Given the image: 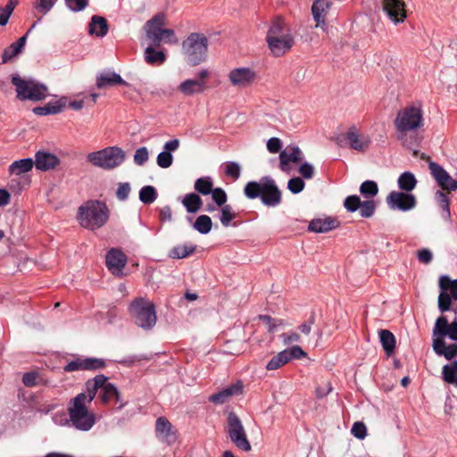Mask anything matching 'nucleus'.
<instances>
[{"label": "nucleus", "mask_w": 457, "mask_h": 457, "mask_svg": "<svg viewBox=\"0 0 457 457\" xmlns=\"http://www.w3.org/2000/svg\"><path fill=\"white\" fill-rule=\"evenodd\" d=\"M424 112L420 104L407 105L398 111L394 126L395 137L403 146L411 148L420 144L419 131L424 126Z\"/></svg>", "instance_id": "nucleus-1"}, {"label": "nucleus", "mask_w": 457, "mask_h": 457, "mask_svg": "<svg viewBox=\"0 0 457 457\" xmlns=\"http://www.w3.org/2000/svg\"><path fill=\"white\" fill-rule=\"evenodd\" d=\"M244 194L248 199L260 197L268 207H276L282 202V193L276 181L269 176L262 177L259 181H249L244 187Z\"/></svg>", "instance_id": "nucleus-2"}, {"label": "nucleus", "mask_w": 457, "mask_h": 457, "mask_svg": "<svg viewBox=\"0 0 457 457\" xmlns=\"http://www.w3.org/2000/svg\"><path fill=\"white\" fill-rule=\"evenodd\" d=\"M109 219V209L104 202L87 201L79 208V224L87 229L95 230L105 225Z\"/></svg>", "instance_id": "nucleus-3"}, {"label": "nucleus", "mask_w": 457, "mask_h": 457, "mask_svg": "<svg viewBox=\"0 0 457 457\" xmlns=\"http://www.w3.org/2000/svg\"><path fill=\"white\" fill-rule=\"evenodd\" d=\"M181 51L185 61L196 66L205 61L208 51V38L203 33H190L182 42Z\"/></svg>", "instance_id": "nucleus-4"}, {"label": "nucleus", "mask_w": 457, "mask_h": 457, "mask_svg": "<svg viewBox=\"0 0 457 457\" xmlns=\"http://www.w3.org/2000/svg\"><path fill=\"white\" fill-rule=\"evenodd\" d=\"M125 160L124 151L118 146H108L91 152L87 155V162L94 167L110 170L119 167Z\"/></svg>", "instance_id": "nucleus-5"}, {"label": "nucleus", "mask_w": 457, "mask_h": 457, "mask_svg": "<svg viewBox=\"0 0 457 457\" xmlns=\"http://www.w3.org/2000/svg\"><path fill=\"white\" fill-rule=\"evenodd\" d=\"M129 311L135 323L144 329H151L156 324L154 304L146 298H136L130 303Z\"/></svg>", "instance_id": "nucleus-6"}, {"label": "nucleus", "mask_w": 457, "mask_h": 457, "mask_svg": "<svg viewBox=\"0 0 457 457\" xmlns=\"http://www.w3.org/2000/svg\"><path fill=\"white\" fill-rule=\"evenodd\" d=\"M89 404L77 396L72 398L69 403L70 420L79 430L87 431L96 422L95 414L88 410Z\"/></svg>", "instance_id": "nucleus-7"}, {"label": "nucleus", "mask_w": 457, "mask_h": 457, "mask_svg": "<svg viewBox=\"0 0 457 457\" xmlns=\"http://www.w3.org/2000/svg\"><path fill=\"white\" fill-rule=\"evenodd\" d=\"M12 83L16 87L17 98L24 101H41L48 96L47 87L36 80L21 79L19 75L12 77Z\"/></svg>", "instance_id": "nucleus-8"}, {"label": "nucleus", "mask_w": 457, "mask_h": 457, "mask_svg": "<svg viewBox=\"0 0 457 457\" xmlns=\"http://www.w3.org/2000/svg\"><path fill=\"white\" fill-rule=\"evenodd\" d=\"M227 431L230 440L238 449L245 452L251 451L252 447L247 439L244 426L238 416L234 412L228 413Z\"/></svg>", "instance_id": "nucleus-9"}, {"label": "nucleus", "mask_w": 457, "mask_h": 457, "mask_svg": "<svg viewBox=\"0 0 457 457\" xmlns=\"http://www.w3.org/2000/svg\"><path fill=\"white\" fill-rule=\"evenodd\" d=\"M439 287L441 291L438 295V309L441 312H445L452 310V303L457 301V279L443 275L439 278Z\"/></svg>", "instance_id": "nucleus-10"}, {"label": "nucleus", "mask_w": 457, "mask_h": 457, "mask_svg": "<svg viewBox=\"0 0 457 457\" xmlns=\"http://www.w3.org/2000/svg\"><path fill=\"white\" fill-rule=\"evenodd\" d=\"M428 169L431 176L436 180L441 190L453 192L457 190V179H453L450 174L437 162L428 157Z\"/></svg>", "instance_id": "nucleus-11"}, {"label": "nucleus", "mask_w": 457, "mask_h": 457, "mask_svg": "<svg viewBox=\"0 0 457 457\" xmlns=\"http://www.w3.org/2000/svg\"><path fill=\"white\" fill-rule=\"evenodd\" d=\"M305 356L306 353L299 345H294L279 352L272 357L267 363L266 369L268 370H275L281 368L293 359H301Z\"/></svg>", "instance_id": "nucleus-12"}, {"label": "nucleus", "mask_w": 457, "mask_h": 457, "mask_svg": "<svg viewBox=\"0 0 457 457\" xmlns=\"http://www.w3.org/2000/svg\"><path fill=\"white\" fill-rule=\"evenodd\" d=\"M386 203L391 210L408 212L415 207L417 201L408 192L392 191L386 197Z\"/></svg>", "instance_id": "nucleus-13"}, {"label": "nucleus", "mask_w": 457, "mask_h": 457, "mask_svg": "<svg viewBox=\"0 0 457 457\" xmlns=\"http://www.w3.org/2000/svg\"><path fill=\"white\" fill-rule=\"evenodd\" d=\"M256 72L249 67L234 68L228 74L230 84L237 88L250 87L256 80Z\"/></svg>", "instance_id": "nucleus-14"}, {"label": "nucleus", "mask_w": 457, "mask_h": 457, "mask_svg": "<svg viewBox=\"0 0 457 457\" xmlns=\"http://www.w3.org/2000/svg\"><path fill=\"white\" fill-rule=\"evenodd\" d=\"M383 10L395 25L403 23L407 18L406 4L403 0H384Z\"/></svg>", "instance_id": "nucleus-15"}, {"label": "nucleus", "mask_w": 457, "mask_h": 457, "mask_svg": "<svg viewBox=\"0 0 457 457\" xmlns=\"http://www.w3.org/2000/svg\"><path fill=\"white\" fill-rule=\"evenodd\" d=\"M106 366L104 359L101 358H76L68 362L63 370L66 372L76 370H103Z\"/></svg>", "instance_id": "nucleus-16"}, {"label": "nucleus", "mask_w": 457, "mask_h": 457, "mask_svg": "<svg viewBox=\"0 0 457 457\" xmlns=\"http://www.w3.org/2000/svg\"><path fill=\"white\" fill-rule=\"evenodd\" d=\"M198 79H186L179 86V90L185 96H192L203 93L206 88V79L209 71L206 69L201 70L197 74Z\"/></svg>", "instance_id": "nucleus-17"}, {"label": "nucleus", "mask_w": 457, "mask_h": 457, "mask_svg": "<svg viewBox=\"0 0 457 457\" xmlns=\"http://www.w3.org/2000/svg\"><path fill=\"white\" fill-rule=\"evenodd\" d=\"M165 25V16L163 14H157L149 20L145 25V33L147 38L153 45L158 46L162 41L163 26Z\"/></svg>", "instance_id": "nucleus-18"}, {"label": "nucleus", "mask_w": 457, "mask_h": 457, "mask_svg": "<svg viewBox=\"0 0 457 457\" xmlns=\"http://www.w3.org/2000/svg\"><path fill=\"white\" fill-rule=\"evenodd\" d=\"M268 47L275 57L285 55L295 45L293 35H285L279 37L266 38Z\"/></svg>", "instance_id": "nucleus-19"}, {"label": "nucleus", "mask_w": 457, "mask_h": 457, "mask_svg": "<svg viewBox=\"0 0 457 457\" xmlns=\"http://www.w3.org/2000/svg\"><path fill=\"white\" fill-rule=\"evenodd\" d=\"M303 159V154L296 145H287L279 153V168L284 172H290V163H299Z\"/></svg>", "instance_id": "nucleus-20"}, {"label": "nucleus", "mask_w": 457, "mask_h": 457, "mask_svg": "<svg viewBox=\"0 0 457 457\" xmlns=\"http://www.w3.org/2000/svg\"><path fill=\"white\" fill-rule=\"evenodd\" d=\"M448 336L452 340L457 341V321L454 320L451 324L445 316L442 315L436 320L433 328V337H440L445 338Z\"/></svg>", "instance_id": "nucleus-21"}, {"label": "nucleus", "mask_w": 457, "mask_h": 457, "mask_svg": "<svg viewBox=\"0 0 457 457\" xmlns=\"http://www.w3.org/2000/svg\"><path fill=\"white\" fill-rule=\"evenodd\" d=\"M105 263L113 275H120L127 263V257L120 250L112 248L106 254Z\"/></svg>", "instance_id": "nucleus-22"}, {"label": "nucleus", "mask_w": 457, "mask_h": 457, "mask_svg": "<svg viewBox=\"0 0 457 457\" xmlns=\"http://www.w3.org/2000/svg\"><path fill=\"white\" fill-rule=\"evenodd\" d=\"M107 379L108 378L103 374L96 375L94 378L88 379L86 382L85 386L87 392L80 393L76 396L91 403L96 397L97 391L103 388V386H104V382H106Z\"/></svg>", "instance_id": "nucleus-23"}, {"label": "nucleus", "mask_w": 457, "mask_h": 457, "mask_svg": "<svg viewBox=\"0 0 457 457\" xmlns=\"http://www.w3.org/2000/svg\"><path fill=\"white\" fill-rule=\"evenodd\" d=\"M344 206L350 212L360 209V214L363 218L371 216V200L361 202L358 195H349L345 199Z\"/></svg>", "instance_id": "nucleus-24"}, {"label": "nucleus", "mask_w": 457, "mask_h": 457, "mask_svg": "<svg viewBox=\"0 0 457 457\" xmlns=\"http://www.w3.org/2000/svg\"><path fill=\"white\" fill-rule=\"evenodd\" d=\"M330 6L331 3L328 0H315L312 6V12L316 21V27L321 28L324 31L328 29L326 17Z\"/></svg>", "instance_id": "nucleus-25"}, {"label": "nucleus", "mask_w": 457, "mask_h": 457, "mask_svg": "<svg viewBox=\"0 0 457 457\" xmlns=\"http://www.w3.org/2000/svg\"><path fill=\"white\" fill-rule=\"evenodd\" d=\"M243 393V384L237 381L235 384L219 391L209 396V401L214 404H222L227 403L232 396L239 395Z\"/></svg>", "instance_id": "nucleus-26"}, {"label": "nucleus", "mask_w": 457, "mask_h": 457, "mask_svg": "<svg viewBox=\"0 0 457 457\" xmlns=\"http://www.w3.org/2000/svg\"><path fill=\"white\" fill-rule=\"evenodd\" d=\"M96 85L97 88L103 89L106 87H114L117 85L127 86L128 83L120 77V74L114 71L101 72L96 76Z\"/></svg>", "instance_id": "nucleus-27"}, {"label": "nucleus", "mask_w": 457, "mask_h": 457, "mask_svg": "<svg viewBox=\"0 0 457 457\" xmlns=\"http://www.w3.org/2000/svg\"><path fill=\"white\" fill-rule=\"evenodd\" d=\"M60 161L56 155L48 152L38 151L35 155L34 164L39 170L54 169Z\"/></svg>", "instance_id": "nucleus-28"}, {"label": "nucleus", "mask_w": 457, "mask_h": 457, "mask_svg": "<svg viewBox=\"0 0 457 457\" xmlns=\"http://www.w3.org/2000/svg\"><path fill=\"white\" fill-rule=\"evenodd\" d=\"M433 350L439 355L447 360H452L457 355V344L446 345L445 338L440 337H433Z\"/></svg>", "instance_id": "nucleus-29"}, {"label": "nucleus", "mask_w": 457, "mask_h": 457, "mask_svg": "<svg viewBox=\"0 0 457 457\" xmlns=\"http://www.w3.org/2000/svg\"><path fill=\"white\" fill-rule=\"evenodd\" d=\"M285 35H293L291 29L281 16H276L270 21L266 38L279 37Z\"/></svg>", "instance_id": "nucleus-30"}, {"label": "nucleus", "mask_w": 457, "mask_h": 457, "mask_svg": "<svg viewBox=\"0 0 457 457\" xmlns=\"http://www.w3.org/2000/svg\"><path fill=\"white\" fill-rule=\"evenodd\" d=\"M378 335L386 355L387 357L394 355L396 348L395 335L388 329H379Z\"/></svg>", "instance_id": "nucleus-31"}, {"label": "nucleus", "mask_w": 457, "mask_h": 457, "mask_svg": "<svg viewBox=\"0 0 457 457\" xmlns=\"http://www.w3.org/2000/svg\"><path fill=\"white\" fill-rule=\"evenodd\" d=\"M155 432L158 437L166 442L175 439V435L172 433V425L165 417H159L156 420Z\"/></svg>", "instance_id": "nucleus-32"}, {"label": "nucleus", "mask_w": 457, "mask_h": 457, "mask_svg": "<svg viewBox=\"0 0 457 457\" xmlns=\"http://www.w3.org/2000/svg\"><path fill=\"white\" fill-rule=\"evenodd\" d=\"M337 227V221L332 218L314 219L308 226L310 231L316 233H326Z\"/></svg>", "instance_id": "nucleus-33"}, {"label": "nucleus", "mask_w": 457, "mask_h": 457, "mask_svg": "<svg viewBox=\"0 0 457 457\" xmlns=\"http://www.w3.org/2000/svg\"><path fill=\"white\" fill-rule=\"evenodd\" d=\"M108 32V23L105 18L93 15L88 24V33L98 37H104Z\"/></svg>", "instance_id": "nucleus-34"}, {"label": "nucleus", "mask_w": 457, "mask_h": 457, "mask_svg": "<svg viewBox=\"0 0 457 457\" xmlns=\"http://www.w3.org/2000/svg\"><path fill=\"white\" fill-rule=\"evenodd\" d=\"M345 139L348 141L350 146L357 151H364L369 146V142L364 140L358 133L356 128H351L345 135Z\"/></svg>", "instance_id": "nucleus-35"}, {"label": "nucleus", "mask_w": 457, "mask_h": 457, "mask_svg": "<svg viewBox=\"0 0 457 457\" xmlns=\"http://www.w3.org/2000/svg\"><path fill=\"white\" fill-rule=\"evenodd\" d=\"M66 103L62 100L50 102L45 106H38L33 109V112L37 115L44 116L49 114H57L65 107Z\"/></svg>", "instance_id": "nucleus-36"}, {"label": "nucleus", "mask_w": 457, "mask_h": 457, "mask_svg": "<svg viewBox=\"0 0 457 457\" xmlns=\"http://www.w3.org/2000/svg\"><path fill=\"white\" fill-rule=\"evenodd\" d=\"M181 203L189 213L197 212L203 205L202 198L195 193L187 194Z\"/></svg>", "instance_id": "nucleus-37"}, {"label": "nucleus", "mask_w": 457, "mask_h": 457, "mask_svg": "<svg viewBox=\"0 0 457 457\" xmlns=\"http://www.w3.org/2000/svg\"><path fill=\"white\" fill-rule=\"evenodd\" d=\"M435 198L441 209V215L444 220H449L451 218V211H450V197L448 194L444 192L443 190H437L435 193Z\"/></svg>", "instance_id": "nucleus-38"}, {"label": "nucleus", "mask_w": 457, "mask_h": 457, "mask_svg": "<svg viewBox=\"0 0 457 457\" xmlns=\"http://www.w3.org/2000/svg\"><path fill=\"white\" fill-rule=\"evenodd\" d=\"M33 165L34 161L31 158L21 159L9 166V171L11 174L21 175L31 170Z\"/></svg>", "instance_id": "nucleus-39"}, {"label": "nucleus", "mask_w": 457, "mask_h": 457, "mask_svg": "<svg viewBox=\"0 0 457 457\" xmlns=\"http://www.w3.org/2000/svg\"><path fill=\"white\" fill-rule=\"evenodd\" d=\"M145 60L150 65H160L165 62L166 54L162 51H156L154 47L148 46L145 50Z\"/></svg>", "instance_id": "nucleus-40"}, {"label": "nucleus", "mask_w": 457, "mask_h": 457, "mask_svg": "<svg viewBox=\"0 0 457 457\" xmlns=\"http://www.w3.org/2000/svg\"><path fill=\"white\" fill-rule=\"evenodd\" d=\"M397 183L401 190L409 193L415 188L417 179L411 172L405 171L400 175Z\"/></svg>", "instance_id": "nucleus-41"}, {"label": "nucleus", "mask_w": 457, "mask_h": 457, "mask_svg": "<svg viewBox=\"0 0 457 457\" xmlns=\"http://www.w3.org/2000/svg\"><path fill=\"white\" fill-rule=\"evenodd\" d=\"M194 188L203 195H208L212 192L213 181L211 177H201L195 181Z\"/></svg>", "instance_id": "nucleus-42"}, {"label": "nucleus", "mask_w": 457, "mask_h": 457, "mask_svg": "<svg viewBox=\"0 0 457 457\" xmlns=\"http://www.w3.org/2000/svg\"><path fill=\"white\" fill-rule=\"evenodd\" d=\"M442 377L446 383L457 386V361L443 367Z\"/></svg>", "instance_id": "nucleus-43"}, {"label": "nucleus", "mask_w": 457, "mask_h": 457, "mask_svg": "<svg viewBox=\"0 0 457 457\" xmlns=\"http://www.w3.org/2000/svg\"><path fill=\"white\" fill-rule=\"evenodd\" d=\"M119 397L120 394L117 387L113 384L104 382L101 392L102 402L107 403L113 399L119 401Z\"/></svg>", "instance_id": "nucleus-44"}, {"label": "nucleus", "mask_w": 457, "mask_h": 457, "mask_svg": "<svg viewBox=\"0 0 457 457\" xmlns=\"http://www.w3.org/2000/svg\"><path fill=\"white\" fill-rule=\"evenodd\" d=\"M212 219L205 214L198 216L193 224V228L201 234L209 233L212 230Z\"/></svg>", "instance_id": "nucleus-45"}, {"label": "nucleus", "mask_w": 457, "mask_h": 457, "mask_svg": "<svg viewBox=\"0 0 457 457\" xmlns=\"http://www.w3.org/2000/svg\"><path fill=\"white\" fill-rule=\"evenodd\" d=\"M196 246L193 245H177L170 253V256L175 259H183L195 251Z\"/></svg>", "instance_id": "nucleus-46"}, {"label": "nucleus", "mask_w": 457, "mask_h": 457, "mask_svg": "<svg viewBox=\"0 0 457 457\" xmlns=\"http://www.w3.org/2000/svg\"><path fill=\"white\" fill-rule=\"evenodd\" d=\"M157 198V191L153 186H145L139 191V199L145 204L154 203Z\"/></svg>", "instance_id": "nucleus-47"}, {"label": "nucleus", "mask_w": 457, "mask_h": 457, "mask_svg": "<svg viewBox=\"0 0 457 457\" xmlns=\"http://www.w3.org/2000/svg\"><path fill=\"white\" fill-rule=\"evenodd\" d=\"M236 218L232 207L228 204L221 206L220 210V222L224 227L229 226L230 222Z\"/></svg>", "instance_id": "nucleus-48"}, {"label": "nucleus", "mask_w": 457, "mask_h": 457, "mask_svg": "<svg viewBox=\"0 0 457 457\" xmlns=\"http://www.w3.org/2000/svg\"><path fill=\"white\" fill-rule=\"evenodd\" d=\"M224 172L227 177H229V178L233 179L234 180H237L239 179V177L241 175V167L236 162H228L225 164Z\"/></svg>", "instance_id": "nucleus-49"}, {"label": "nucleus", "mask_w": 457, "mask_h": 457, "mask_svg": "<svg viewBox=\"0 0 457 457\" xmlns=\"http://www.w3.org/2000/svg\"><path fill=\"white\" fill-rule=\"evenodd\" d=\"M210 195H212V199L218 206L221 207L226 205L225 204L228 200V196L226 192L221 187L213 188Z\"/></svg>", "instance_id": "nucleus-50"}, {"label": "nucleus", "mask_w": 457, "mask_h": 457, "mask_svg": "<svg viewBox=\"0 0 457 457\" xmlns=\"http://www.w3.org/2000/svg\"><path fill=\"white\" fill-rule=\"evenodd\" d=\"M304 182L301 178L295 177L292 178L287 182V188L293 194H298L302 192L304 188Z\"/></svg>", "instance_id": "nucleus-51"}, {"label": "nucleus", "mask_w": 457, "mask_h": 457, "mask_svg": "<svg viewBox=\"0 0 457 457\" xmlns=\"http://www.w3.org/2000/svg\"><path fill=\"white\" fill-rule=\"evenodd\" d=\"M173 162V157L170 153L167 151L161 152L157 156V164L161 168L166 169L171 166Z\"/></svg>", "instance_id": "nucleus-52"}, {"label": "nucleus", "mask_w": 457, "mask_h": 457, "mask_svg": "<svg viewBox=\"0 0 457 457\" xmlns=\"http://www.w3.org/2000/svg\"><path fill=\"white\" fill-rule=\"evenodd\" d=\"M149 158L148 150L146 147L142 146L136 150L134 154V162L136 164L142 166L146 162Z\"/></svg>", "instance_id": "nucleus-53"}, {"label": "nucleus", "mask_w": 457, "mask_h": 457, "mask_svg": "<svg viewBox=\"0 0 457 457\" xmlns=\"http://www.w3.org/2000/svg\"><path fill=\"white\" fill-rule=\"evenodd\" d=\"M89 0H65L67 7L72 12L83 11L88 5Z\"/></svg>", "instance_id": "nucleus-54"}, {"label": "nucleus", "mask_w": 457, "mask_h": 457, "mask_svg": "<svg viewBox=\"0 0 457 457\" xmlns=\"http://www.w3.org/2000/svg\"><path fill=\"white\" fill-rule=\"evenodd\" d=\"M259 320L268 325L269 332H274L278 326H282L284 324L282 320H273L269 315H260Z\"/></svg>", "instance_id": "nucleus-55"}, {"label": "nucleus", "mask_w": 457, "mask_h": 457, "mask_svg": "<svg viewBox=\"0 0 457 457\" xmlns=\"http://www.w3.org/2000/svg\"><path fill=\"white\" fill-rule=\"evenodd\" d=\"M352 434L358 439H363L367 435V428L362 422H354L352 429Z\"/></svg>", "instance_id": "nucleus-56"}, {"label": "nucleus", "mask_w": 457, "mask_h": 457, "mask_svg": "<svg viewBox=\"0 0 457 457\" xmlns=\"http://www.w3.org/2000/svg\"><path fill=\"white\" fill-rule=\"evenodd\" d=\"M38 373L36 371L27 372L22 377V383L28 387H32L37 385Z\"/></svg>", "instance_id": "nucleus-57"}, {"label": "nucleus", "mask_w": 457, "mask_h": 457, "mask_svg": "<svg viewBox=\"0 0 457 457\" xmlns=\"http://www.w3.org/2000/svg\"><path fill=\"white\" fill-rule=\"evenodd\" d=\"M56 0H38L35 8L41 12L43 14L47 13L54 5Z\"/></svg>", "instance_id": "nucleus-58"}, {"label": "nucleus", "mask_w": 457, "mask_h": 457, "mask_svg": "<svg viewBox=\"0 0 457 457\" xmlns=\"http://www.w3.org/2000/svg\"><path fill=\"white\" fill-rule=\"evenodd\" d=\"M130 193V185L129 183H120L116 195L117 198L120 201H124L129 197V195Z\"/></svg>", "instance_id": "nucleus-59"}, {"label": "nucleus", "mask_w": 457, "mask_h": 457, "mask_svg": "<svg viewBox=\"0 0 457 457\" xmlns=\"http://www.w3.org/2000/svg\"><path fill=\"white\" fill-rule=\"evenodd\" d=\"M282 148V142L278 137H271L267 142V149L271 154L278 153Z\"/></svg>", "instance_id": "nucleus-60"}, {"label": "nucleus", "mask_w": 457, "mask_h": 457, "mask_svg": "<svg viewBox=\"0 0 457 457\" xmlns=\"http://www.w3.org/2000/svg\"><path fill=\"white\" fill-rule=\"evenodd\" d=\"M299 173L303 176V178L306 179H310L314 175V168L312 164L308 162H303L300 165Z\"/></svg>", "instance_id": "nucleus-61"}, {"label": "nucleus", "mask_w": 457, "mask_h": 457, "mask_svg": "<svg viewBox=\"0 0 457 457\" xmlns=\"http://www.w3.org/2000/svg\"><path fill=\"white\" fill-rule=\"evenodd\" d=\"M20 52L12 45L6 47L2 54V63H7L12 60Z\"/></svg>", "instance_id": "nucleus-62"}, {"label": "nucleus", "mask_w": 457, "mask_h": 457, "mask_svg": "<svg viewBox=\"0 0 457 457\" xmlns=\"http://www.w3.org/2000/svg\"><path fill=\"white\" fill-rule=\"evenodd\" d=\"M280 337H281L284 345H290L295 342H300V340H301L300 335L295 331H290L288 333H283L280 336Z\"/></svg>", "instance_id": "nucleus-63"}, {"label": "nucleus", "mask_w": 457, "mask_h": 457, "mask_svg": "<svg viewBox=\"0 0 457 457\" xmlns=\"http://www.w3.org/2000/svg\"><path fill=\"white\" fill-rule=\"evenodd\" d=\"M162 41L169 44H177L179 40L173 29H164L162 31Z\"/></svg>", "instance_id": "nucleus-64"}]
</instances>
